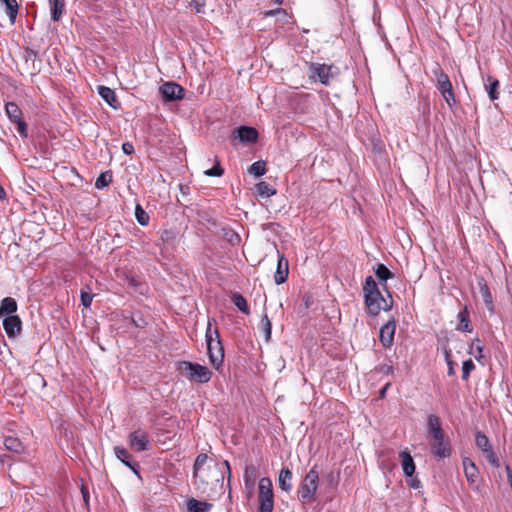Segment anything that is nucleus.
I'll list each match as a JSON object with an SVG mask.
<instances>
[{
  "label": "nucleus",
  "mask_w": 512,
  "mask_h": 512,
  "mask_svg": "<svg viewBox=\"0 0 512 512\" xmlns=\"http://www.w3.org/2000/svg\"><path fill=\"white\" fill-rule=\"evenodd\" d=\"M431 451L438 458H447L451 455L450 444L445 441L444 434L441 436L430 437Z\"/></svg>",
  "instance_id": "obj_9"
},
{
  "label": "nucleus",
  "mask_w": 512,
  "mask_h": 512,
  "mask_svg": "<svg viewBox=\"0 0 512 512\" xmlns=\"http://www.w3.org/2000/svg\"><path fill=\"white\" fill-rule=\"evenodd\" d=\"M506 473H507V476H509L510 474H512V470L510 469L509 466H506Z\"/></svg>",
  "instance_id": "obj_52"
},
{
  "label": "nucleus",
  "mask_w": 512,
  "mask_h": 512,
  "mask_svg": "<svg viewBox=\"0 0 512 512\" xmlns=\"http://www.w3.org/2000/svg\"><path fill=\"white\" fill-rule=\"evenodd\" d=\"M260 325L264 333L265 340L269 341L271 338L272 323L266 314L262 317Z\"/></svg>",
  "instance_id": "obj_35"
},
{
  "label": "nucleus",
  "mask_w": 512,
  "mask_h": 512,
  "mask_svg": "<svg viewBox=\"0 0 512 512\" xmlns=\"http://www.w3.org/2000/svg\"><path fill=\"white\" fill-rule=\"evenodd\" d=\"M98 93L105 102H107L111 107L116 108L118 102L116 94L111 88L106 86H99Z\"/></svg>",
  "instance_id": "obj_26"
},
{
  "label": "nucleus",
  "mask_w": 512,
  "mask_h": 512,
  "mask_svg": "<svg viewBox=\"0 0 512 512\" xmlns=\"http://www.w3.org/2000/svg\"><path fill=\"white\" fill-rule=\"evenodd\" d=\"M258 512H272L274 507V499H258Z\"/></svg>",
  "instance_id": "obj_40"
},
{
  "label": "nucleus",
  "mask_w": 512,
  "mask_h": 512,
  "mask_svg": "<svg viewBox=\"0 0 512 512\" xmlns=\"http://www.w3.org/2000/svg\"><path fill=\"white\" fill-rule=\"evenodd\" d=\"M191 6H193L198 13L202 11L203 5L198 3L197 1L191 2Z\"/></svg>",
  "instance_id": "obj_49"
},
{
  "label": "nucleus",
  "mask_w": 512,
  "mask_h": 512,
  "mask_svg": "<svg viewBox=\"0 0 512 512\" xmlns=\"http://www.w3.org/2000/svg\"><path fill=\"white\" fill-rule=\"evenodd\" d=\"M6 197V192L3 187L0 185V199H4Z\"/></svg>",
  "instance_id": "obj_51"
},
{
  "label": "nucleus",
  "mask_w": 512,
  "mask_h": 512,
  "mask_svg": "<svg viewBox=\"0 0 512 512\" xmlns=\"http://www.w3.org/2000/svg\"><path fill=\"white\" fill-rule=\"evenodd\" d=\"M488 81H490V84L489 86H486V89L489 94V97L491 100H496L498 98L496 90L499 86V81L496 79H492L491 77L488 78Z\"/></svg>",
  "instance_id": "obj_38"
},
{
  "label": "nucleus",
  "mask_w": 512,
  "mask_h": 512,
  "mask_svg": "<svg viewBox=\"0 0 512 512\" xmlns=\"http://www.w3.org/2000/svg\"><path fill=\"white\" fill-rule=\"evenodd\" d=\"M458 318L459 324L457 326V329L463 332H471L469 313L466 308L459 312Z\"/></svg>",
  "instance_id": "obj_30"
},
{
  "label": "nucleus",
  "mask_w": 512,
  "mask_h": 512,
  "mask_svg": "<svg viewBox=\"0 0 512 512\" xmlns=\"http://www.w3.org/2000/svg\"><path fill=\"white\" fill-rule=\"evenodd\" d=\"M232 301L234 305L243 313L248 314L249 313V307L247 304L246 299L239 293H235L232 296Z\"/></svg>",
  "instance_id": "obj_33"
},
{
  "label": "nucleus",
  "mask_w": 512,
  "mask_h": 512,
  "mask_svg": "<svg viewBox=\"0 0 512 512\" xmlns=\"http://www.w3.org/2000/svg\"><path fill=\"white\" fill-rule=\"evenodd\" d=\"M319 474L312 468L304 477L300 488L298 489V497L303 503H309L314 500L315 492L318 488Z\"/></svg>",
  "instance_id": "obj_4"
},
{
  "label": "nucleus",
  "mask_w": 512,
  "mask_h": 512,
  "mask_svg": "<svg viewBox=\"0 0 512 512\" xmlns=\"http://www.w3.org/2000/svg\"><path fill=\"white\" fill-rule=\"evenodd\" d=\"M390 371H392V367L387 368V372H390Z\"/></svg>",
  "instance_id": "obj_53"
},
{
  "label": "nucleus",
  "mask_w": 512,
  "mask_h": 512,
  "mask_svg": "<svg viewBox=\"0 0 512 512\" xmlns=\"http://www.w3.org/2000/svg\"><path fill=\"white\" fill-rule=\"evenodd\" d=\"M15 123L17 124V130L18 132L22 135V136H26V130H27V125L25 122L22 121V119H20L19 121H15Z\"/></svg>",
  "instance_id": "obj_45"
},
{
  "label": "nucleus",
  "mask_w": 512,
  "mask_h": 512,
  "mask_svg": "<svg viewBox=\"0 0 512 512\" xmlns=\"http://www.w3.org/2000/svg\"><path fill=\"white\" fill-rule=\"evenodd\" d=\"M395 330L396 322L394 319H390L385 325L381 327L379 338L381 344L384 347L389 348L393 345Z\"/></svg>",
  "instance_id": "obj_10"
},
{
  "label": "nucleus",
  "mask_w": 512,
  "mask_h": 512,
  "mask_svg": "<svg viewBox=\"0 0 512 512\" xmlns=\"http://www.w3.org/2000/svg\"><path fill=\"white\" fill-rule=\"evenodd\" d=\"M135 217L141 225H147L149 222L148 214L140 205H137L135 208Z\"/></svg>",
  "instance_id": "obj_39"
},
{
  "label": "nucleus",
  "mask_w": 512,
  "mask_h": 512,
  "mask_svg": "<svg viewBox=\"0 0 512 512\" xmlns=\"http://www.w3.org/2000/svg\"><path fill=\"white\" fill-rule=\"evenodd\" d=\"M186 506V512H209L213 507L211 503L206 501H199L195 498L189 499Z\"/></svg>",
  "instance_id": "obj_19"
},
{
  "label": "nucleus",
  "mask_w": 512,
  "mask_h": 512,
  "mask_svg": "<svg viewBox=\"0 0 512 512\" xmlns=\"http://www.w3.org/2000/svg\"><path fill=\"white\" fill-rule=\"evenodd\" d=\"M4 445L7 450L19 453L23 450L22 443L20 440L13 436H7L4 440Z\"/></svg>",
  "instance_id": "obj_31"
},
{
  "label": "nucleus",
  "mask_w": 512,
  "mask_h": 512,
  "mask_svg": "<svg viewBox=\"0 0 512 512\" xmlns=\"http://www.w3.org/2000/svg\"><path fill=\"white\" fill-rule=\"evenodd\" d=\"M206 342L211 364L218 369L224 359V350L219 338L218 330H212V320L209 319L206 330Z\"/></svg>",
  "instance_id": "obj_2"
},
{
  "label": "nucleus",
  "mask_w": 512,
  "mask_h": 512,
  "mask_svg": "<svg viewBox=\"0 0 512 512\" xmlns=\"http://www.w3.org/2000/svg\"><path fill=\"white\" fill-rule=\"evenodd\" d=\"M463 469L465 477L471 486H474L478 480V469L474 462L469 458L463 459Z\"/></svg>",
  "instance_id": "obj_14"
},
{
  "label": "nucleus",
  "mask_w": 512,
  "mask_h": 512,
  "mask_svg": "<svg viewBox=\"0 0 512 512\" xmlns=\"http://www.w3.org/2000/svg\"><path fill=\"white\" fill-rule=\"evenodd\" d=\"M277 14L286 15V12L283 9L269 10V11L265 12V16H273V15H277Z\"/></svg>",
  "instance_id": "obj_48"
},
{
  "label": "nucleus",
  "mask_w": 512,
  "mask_h": 512,
  "mask_svg": "<svg viewBox=\"0 0 512 512\" xmlns=\"http://www.w3.org/2000/svg\"><path fill=\"white\" fill-rule=\"evenodd\" d=\"M390 386V383H387L381 390H380V397L383 398L385 397V394H386V391L388 389V387Z\"/></svg>",
  "instance_id": "obj_50"
},
{
  "label": "nucleus",
  "mask_w": 512,
  "mask_h": 512,
  "mask_svg": "<svg viewBox=\"0 0 512 512\" xmlns=\"http://www.w3.org/2000/svg\"><path fill=\"white\" fill-rule=\"evenodd\" d=\"M258 499H274L272 481L267 477H263L259 481Z\"/></svg>",
  "instance_id": "obj_16"
},
{
  "label": "nucleus",
  "mask_w": 512,
  "mask_h": 512,
  "mask_svg": "<svg viewBox=\"0 0 512 512\" xmlns=\"http://www.w3.org/2000/svg\"><path fill=\"white\" fill-rule=\"evenodd\" d=\"M5 5L6 12L9 16L11 24L15 22L18 13V3L16 0H1Z\"/></svg>",
  "instance_id": "obj_29"
},
{
  "label": "nucleus",
  "mask_w": 512,
  "mask_h": 512,
  "mask_svg": "<svg viewBox=\"0 0 512 512\" xmlns=\"http://www.w3.org/2000/svg\"><path fill=\"white\" fill-rule=\"evenodd\" d=\"M265 171H266L265 162H263V161L254 162L249 167L250 174H252V175H254L256 177H260V176L264 175Z\"/></svg>",
  "instance_id": "obj_36"
},
{
  "label": "nucleus",
  "mask_w": 512,
  "mask_h": 512,
  "mask_svg": "<svg viewBox=\"0 0 512 512\" xmlns=\"http://www.w3.org/2000/svg\"><path fill=\"white\" fill-rule=\"evenodd\" d=\"M208 460V456L206 454H199L194 463V478L198 479L202 483H206L205 477V469L204 466Z\"/></svg>",
  "instance_id": "obj_15"
},
{
  "label": "nucleus",
  "mask_w": 512,
  "mask_h": 512,
  "mask_svg": "<svg viewBox=\"0 0 512 512\" xmlns=\"http://www.w3.org/2000/svg\"><path fill=\"white\" fill-rule=\"evenodd\" d=\"M433 73L436 77L438 90L441 92L448 106L452 107L455 104V97L452 89V84L448 76L439 67H437L433 71Z\"/></svg>",
  "instance_id": "obj_5"
},
{
  "label": "nucleus",
  "mask_w": 512,
  "mask_h": 512,
  "mask_svg": "<svg viewBox=\"0 0 512 512\" xmlns=\"http://www.w3.org/2000/svg\"><path fill=\"white\" fill-rule=\"evenodd\" d=\"M278 484L280 489L289 492L292 489V472L289 468H282L278 477Z\"/></svg>",
  "instance_id": "obj_21"
},
{
  "label": "nucleus",
  "mask_w": 512,
  "mask_h": 512,
  "mask_svg": "<svg viewBox=\"0 0 512 512\" xmlns=\"http://www.w3.org/2000/svg\"><path fill=\"white\" fill-rule=\"evenodd\" d=\"M160 91L163 97L168 101H174L183 98V88L174 82L164 83L160 87Z\"/></svg>",
  "instance_id": "obj_11"
},
{
  "label": "nucleus",
  "mask_w": 512,
  "mask_h": 512,
  "mask_svg": "<svg viewBox=\"0 0 512 512\" xmlns=\"http://www.w3.org/2000/svg\"><path fill=\"white\" fill-rule=\"evenodd\" d=\"M375 274L380 280L383 281L389 279L392 276L390 270L383 264H378L375 270Z\"/></svg>",
  "instance_id": "obj_41"
},
{
  "label": "nucleus",
  "mask_w": 512,
  "mask_h": 512,
  "mask_svg": "<svg viewBox=\"0 0 512 512\" xmlns=\"http://www.w3.org/2000/svg\"><path fill=\"white\" fill-rule=\"evenodd\" d=\"M474 368L475 365L471 359L464 361L462 365V379L467 380L470 372L474 370Z\"/></svg>",
  "instance_id": "obj_42"
},
{
  "label": "nucleus",
  "mask_w": 512,
  "mask_h": 512,
  "mask_svg": "<svg viewBox=\"0 0 512 512\" xmlns=\"http://www.w3.org/2000/svg\"><path fill=\"white\" fill-rule=\"evenodd\" d=\"M258 477V471L254 465H247L244 470V482L248 489H253L256 479Z\"/></svg>",
  "instance_id": "obj_25"
},
{
  "label": "nucleus",
  "mask_w": 512,
  "mask_h": 512,
  "mask_svg": "<svg viewBox=\"0 0 512 512\" xmlns=\"http://www.w3.org/2000/svg\"><path fill=\"white\" fill-rule=\"evenodd\" d=\"M482 351L483 346L481 345V341L478 338H476L471 343L470 354L474 356L475 359L480 360L481 358H483Z\"/></svg>",
  "instance_id": "obj_34"
},
{
  "label": "nucleus",
  "mask_w": 512,
  "mask_h": 512,
  "mask_svg": "<svg viewBox=\"0 0 512 512\" xmlns=\"http://www.w3.org/2000/svg\"><path fill=\"white\" fill-rule=\"evenodd\" d=\"M427 431L430 437L441 436L444 431L441 427V420L437 415L430 414L427 418Z\"/></svg>",
  "instance_id": "obj_17"
},
{
  "label": "nucleus",
  "mask_w": 512,
  "mask_h": 512,
  "mask_svg": "<svg viewBox=\"0 0 512 512\" xmlns=\"http://www.w3.org/2000/svg\"><path fill=\"white\" fill-rule=\"evenodd\" d=\"M5 111H6L7 116L9 117V119L11 121H13V122L19 121L20 119H22V112H21V110L13 102L6 103Z\"/></svg>",
  "instance_id": "obj_28"
},
{
  "label": "nucleus",
  "mask_w": 512,
  "mask_h": 512,
  "mask_svg": "<svg viewBox=\"0 0 512 512\" xmlns=\"http://www.w3.org/2000/svg\"><path fill=\"white\" fill-rule=\"evenodd\" d=\"M3 328L9 338L16 337L22 328V322L17 315L3 317Z\"/></svg>",
  "instance_id": "obj_12"
},
{
  "label": "nucleus",
  "mask_w": 512,
  "mask_h": 512,
  "mask_svg": "<svg viewBox=\"0 0 512 512\" xmlns=\"http://www.w3.org/2000/svg\"><path fill=\"white\" fill-rule=\"evenodd\" d=\"M114 452H115V455L116 457L121 461L123 462L127 467H129L130 469H132L135 473H137V464L136 463H132L129 461L130 459V454L129 452L124 448V447H121V446H116L114 448Z\"/></svg>",
  "instance_id": "obj_24"
},
{
  "label": "nucleus",
  "mask_w": 512,
  "mask_h": 512,
  "mask_svg": "<svg viewBox=\"0 0 512 512\" xmlns=\"http://www.w3.org/2000/svg\"><path fill=\"white\" fill-rule=\"evenodd\" d=\"M51 18L58 21L63 15L65 9V0H49Z\"/></svg>",
  "instance_id": "obj_27"
},
{
  "label": "nucleus",
  "mask_w": 512,
  "mask_h": 512,
  "mask_svg": "<svg viewBox=\"0 0 512 512\" xmlns=\"http://www.w3.org/2000/svg\"><path fill=\"white\" fill-rule=\"evenodd\" d=\"M128 443L130 447L138 452L149 449L150 441L147 431L144 429H137L130 433L128 437Z\"/></svg>",
  "instance_id": "obj_8"
},
{
  "label": "nucleus",
  "mask_w": 512,
  "mask_h": 512,
  "mask_svg": "<svg viewBox=\"0 0 512 512\" xmlns=\"http://www.w3.org/2000/svg\"><path fill=\"white\" fill-rule=\"evenodd\" d=\"M80 298H81V303L82 305L85 307V308H89L91 303H92V300H93V294H91L90 292L88 291H84L82 290L81 291V294H80Z\"/></svg>",
  "instance_id": "obj_44"
},
{
  "label": "nucleus",
  "mask_w": 512,
  "mask_h": 512,
  "mask_svg": "<svg viewBox=\"0 0 512 512\" xmlns=\"http://www.w3.org/2000/svg\"><path fill=\"white\" fill-rule=\"evenodd\" d=\"M17 311V302L14 298L6 297L0 305V317L13 316Z\"/></svg>",
  "instance_id": "obj_22"
},
{
  "label": "nucleus",
  "mask_w": 512,
  "mask_h": 512,
  "mask_svg": "<svg viewBox=\"0 0 512 512\" xmlns=\"http://www.w3.org/2000/svg\"><path fill=\"white\" fill-rule=\"evenodd\" d=\"M256 192L262 197H270L276 193V190L273 189L268 183L261 181L256 184Z\"/></svg>",
  "instance_id": "obj_32"
},
{
  "label": "nucleus",
  "mask_w": 512,
  "mask_h": 512,
  "mask_svg": "<svg viewBox=\"0 0 512 512\" xmlns=\"http://www.w3.org/2000/svg\"><path fill=\"white\" fill-rule=\"evenodd\" d=\"M479 293L490 312H493V299L490 290L484 279H479L478 282Z\"/></svg>",
  "instance_id": "obj_20"
},
{
  "label": "nucleus",
  "mask_w": 512,
  "mask_h": 512,
  "mask_svg": "<svg viewBox=\"0 0 512 512\" xmlns=\"http://www.w3.org/2000/svg\"><path fill=\"white\" fill-rule=\"evenodd\" d=\"M400 457L404 474L408 477L412 476L415 471V464L410 453L402 451Z\"/></svg>",
  "instance_id": "obj_23"
},
{
  "label": "nucleus",
  "mask_w": 512,
  "mask_h": 512,
  "mask_svg": "<svg viewBox=\"0 0 512 512\" xmlns=\"http://www.w3.org/2000/svg\"><path fill=\"white\" fill-rule=\"evenodd\" d=\"M475 444L483 452L487 461L493 467H496V468L499 467V465H500L499 459L497 458L496 454L494 453V451L490 445V441L485 434L478 431L475 435Z\"/></svg>",
  "instance_id": "obj_7"
},
{
  "label": "nucleus",
  "mask_w": 512,
  "mask_h": 512,
  "mask_svg": "<svg viewBox=\"0 0 512 512\" xmlns=\"http://www.w3.org/2000/svg\"><path fill=\"white\" fill-rule=\"evenodd\" d=\"M224 173V170L221 168L219 161L217 160L215 165L211 168L205 171V175L212 176V177H220Z\"/></svg>",
  "instance_id": "obj_43"
},
{
  "label": "nucleus",
  "mask_w": 512,
  "mask_h": 512,
  "mask_svg": "<svg viewBox=\"0 0 512 512\" xmlns=\"http://www.w3.org/2000/svg\"><path fill=\"white\" fill-rule=\"evenodd\" d=\"M311 77H317L319 81L328 85L330 80L338 74V69L332 65L312 63L310 65Z\"/></svg>",
  "instance_id": "obj_6"
},
{
  "label": "nucleus",
  "mask_w": 512,
  "mask_h": 512,
  "mask_svg": "<svg viewBox=\"0 0 512 512\" xmlns=\"http://www.w3.org/2000/svg\"><path fill=\"white\" fill-rule=\"evenodd\" d=\"M177 371L192 382L206 383L211 379V371L198 363L181 361L177 364Z\"/></svg>",
  "instance_id": "obj_3"
},
{
  "label": "nucleus",
  "mask_w": 512,
  "mask_h": 512,
  "mask_svg": "<svg viewBox=\"0 0 512 512\" xmlns=\"http://www.w3.org/2000/svg\"><path fill=\"white\" fill-rule=\"evenodd\" d=\"M112 181V175L109 172L101 173L95 181L97 189H103Z\"/></svg>",
  "instance_id": "obj_37"
},
{
  "label": "nucleus",
  "mask_w": 512,
  "mask_h": 512,
  "mask_svg": "<svg viewBox=\"0 0 512 512\" xmlns=\"http://www.w3.org/2000/svg\"><path fill=\"white\" fill-rule=\"evenodd\" d=\"M238 138L241 142L253 143L258 138V133L255 128L241 126L237 129Z\"/></svg>",
  "instance_id": "obj_18"
},
{
  "label": "nucleus",
  "mask_w": 512,
  "mask_h": 512,
  "mask_svg": "<svg viewBox=\"0 0 512 512\" xmlns=\"http://www.w3.org/2000/svg\"><path fill=\"white\" fill-rule=\"evenodd\" d=\"M122 150L125 154L131 155L134 152V146L130 142H125L122 145Z\"/></svg>",
  "instance_id": "obj_46"
},
{
  "label": "nucleus",
  "mask_w": 512,
  "mask_h": 512,
  "mask_svg": "<svg viewBox=\"0 0 512 512\" xmlns=\"http://www.w3.org/2000/svg\"><path fill=\"white\" fill-rule=\"evenodd\" d=\"M366 307L370 314L376 316L380 311H388L393 306L391 295L384 297L372 276H368L363 286Z\"/></svg>",
  "instance_id": "obj_1"
},
{
  "label": "nucleus",
  "mask_w": 512,
  "mask_h": 512,
  "mask_svg": "<svg viewBox=\"0 0 512 512\" xmlns=\"http://www.w3.org/2000/svg\"><path fill=\"white\" fill-rule=\"evenodd\" d=\"M446 360H447V364H448V375L452 376V375H454V367H453V362L449 359L448 352H446Z\"/></svg>",
  "instance_id": "obj_47"
},
{
  "label": "nucleus",
  "mask_w": 512,
  "mask_h": 512,
  "mask_svg": "<svg viewBox=\"0 0 512 512\" xmlns=\"http://www.w3.org/2000/svg\"><path fill=\"white\" fill-rule=\"evenodd\" d=\"M289 274V265L288 260L284 257V255L278 253V261L277 268L274 274V281L277 285L284 283Z\"/></svg>",
  "instance_id": "obj_13"
}]
</instances>
